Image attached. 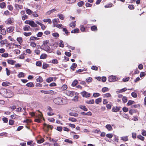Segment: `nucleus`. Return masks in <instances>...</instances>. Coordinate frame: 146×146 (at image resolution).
<instances>
[{"label":"nucleus","mask_w":146,"mask_h":146,"mask_svg":"<svg viewBox=\"0 0 146 146\" xmlns=\"http://www.w3.org/2000/svg\"><path fill=\"white\" fill-rule=\"evenodd\" d=\"M0 93L2 96L5 98H10L12 97L13 95L11 91L4 88L0 90Z\"/></svg>","instance_id":"obj_1"},{"label":"nucleus","mask_w":146,"mask_h":146,"mask_svg":"<svg viewBox=\"0 0 146 146\" xmlns=\"http://www.w3.org/2000/svg\"><path fill=\"white\" fill-rule=\"evenodd\" d=\"M48 41L46 40L44 41L43 44L40 46V48L41 49L46 51L48 53H51L52 51L49 46L48 44Z\"/></svg>","instance_id":"obj_2"},{"label":"nucleus","mask_w":146,"mask_h":146,"mask_svg":"<svg viewBox=\"0 0 146 146\" xmlns=\"http://www.w3.org/2000/svg\"><path fill=\"white\" fill-rule=\"evenodd\" d=\"M53 102L55 104L58 105L64 104L67 103V101L65 99L61 98H57L54 99Z\"/></svg>","instance_id":"obj_3"},{"label":"nucleus","mask_w":146,"mask_h":146,"mask_svg":"<svg viewBox=\"0 0 146 146\" xmlns=\"http://www.w3.org/2000/svg\"><path fill=\"white\" fill-rule=\"evenodd\" d=\"M25 23L26 24L30 25L32 27H37V24L33 21L27 20L25 21Z\"/></svg>","instance_id":"obj_4"},{"label":"nucleus","mask_w":146,"mask_h":146,"mask_svg":"<svg viewBox=\"0 0 146 146\" xmlns=\"http://www.w3.org/2000/svg\"><path fill=\"white\" fill-rule=\"evenodd\" d=\"M47 110L48 111L47 112V115L49 116H52L54 114V113L53 112V109L50 107H47Z\"/></svg>","instance_id":"obj_5"},{"label":"nucleus","mask_w":146,"mask_h":146,"mask_svg":"<svg viewBox=\"0 0 146 146\" xmlns=\"http://www.w3.org/2000/svg\"><path fill=\"white\" fill-rule=\"evenodd\" d=\"M118 80L117 78L113 75L109 77V81L110 82H115Z\"/></svg>","instance_id":"obj_6"},{"label":"nucleus","mask_w":146,"mask_h":146,"mask_svg":"<svg viewBox=\"0 0 146 146\" xmlns=\"http://www.w3.org/2000/svg\"><path fill=\"white\" fill-rule=\"evenodd\" d=\"M74 92L72 91H66V95L72 97L74 95Z\"/></svg>","instance_id":"obj_7"},{"label":"nucleus","mask_w":146,"mask_h":146,"mask_svg":"<svg viewBox=\"0 0 146 146\" xmlns=\"http://www.w3.org/2000/svg\"><path fill=\"white\" fill-rule=\"evenodd\" d=\"M81 94L83 96L85 97H90V94L88 93L87 92L85 91H84L82 92Z\"/></svg>","instance_id":"obj_8"},{"label":"nucleus","mask_w":146,"mask_h":146,"mask_svg":"<svg viewBox=\"0 0 146 146\" xmlns=\"http://www.w3.org/2000/svg\"><path fill=\"white\" fill-rule=\"evenodd\" d=\"M35 22L36 23H37L39 25L41 26V29H42L44 30L45 29L46 27L44 24H42L41 23L39 22L38 21H36Z\"/></svg>","instance_id":"obj_9"},{"label":"nucleus","mask_w":146,"mask_h":146,"mask_svg":"<svg viewBox=\"0 0 146 146\" xmlns=\"http://www.w3.org/2000/svg\"><path fill=\"white\" fill-rule=\"evenodd\" d=\"M31 28L28 25H25L23 27V30L24 31H28L30 30Z\"/></svg>","instance_id":"obj_10"},{"label":"nucleus","mask_w":146,"mask_h":146,"mask_svg":"<svg viewBox=\"0 0 146 146\" xmlns=\"http://www.w3.org/2000/svg\"><path fill=\"white\" fill-rule=\"evenodd\" d=\"M14 29V27H11L7 28V31L8 33H11L12 32Z\"/></svg>","instance_id":"obj_11"},{"label":"nucleus","mask_w":146,"mask_h":146,"mask_svg":"<svg viewBox=\"0 0 146 146\" xmlns=\"http://www.w3.org/2000/svg\"><path fill=\"white\" fill-rule=\"evenodd\" d=\"M120 108V107H114L112 109V111L114 112H117L119 110Z\"/></svg>","instance_id":"obj_12"},{"label":"nucleus","mask_w":146,"mask_h":146,"mask_svg":"<svg viewBox=\"0 0 146 146\" xmlns=\"http://www.w3.org/2000/svg\"><path fill=\"white\" fill-rule=\"evenodd\" d=\"M81 114L83 115H91L92 114L91 112L90 111H89L87 113H85L84 112H82L81 113Z\"/></svg>","instance_id":"obj_13"},{"label":"nucleus","mask_w":146,"mask_h":146,"mask_svg":"<svg viewBox=\"0 0 146 146\" xmlns=\"http://www.w3.org/2000/svg\"><path fill=\"white\" fill-rule=\"evenodd\" d=\"M53 79H54V80L56 79V78L55 77L54 78L52 77H49V78H47L46 80V81L48 83H49L53 80Z\"/></svg>","instance_id":"obj_14"},{"label":"nucleus","mask_w":146,"mask_h":146,"mask_svg":"<svg viewBox=\"0 0 146 146\" xmlns=\"http://www.w3.org/2000/svg\"><path fill=\"white\" fill-rule=\"evenodd\" d=\"M106 128L108 131H111L112 130V127L111 125L110 124H107L106 126Z\"/></svg>","instance_id":"obj_15"},{"label":"nucleus","mask_w":146,"mask_h":146,"mask_svg":"<svg viewBox=\"0 0 146 146\" xmlns=\"http://www.w3.org/2000/svg\"><path fill=\"white\" fill-rule=\"evenodd\" d=\"M14 22L13 19V18H9L7 19V24H11Z\"/></svg>","instance_id":"obj_16"},{"label":"nucleus","mask_w":146,"mask_h":146,"mask_svg":"<svg viewBox=\"0 0 146 146\" xmlns=\"http://www.w3.org/2000/svg\"><path fill=\"white\" fill-rule=\"evenodd\" d=\"M10 85V83L8 82H3L2 83V85L4 86H9Z\"/></svg>","instance_id":"obj_17"},{"label":"nucleus","mask_w":146,"mask_h":146,"mask_svg":"<svg viewBox=\"0 0 146 146\" xmlns=\"http://www.w3.org/2000/svg\"><path fill=\"white\" fill-rule=\"evenodd\" d=\"M59 22V21H58V20L57 19H54L52 20V23L54 27H55L57 25V24Z\"/></svg>","instance_id":"obj_18"},{"label":"nucleus","mask_w":146,"mask_h":146,"mask_svg":"<svg viewBox=\"0 0 146 146\" xmlns=\"http://www.w3.org/2000/svg\"><path fill=\"white\" fill-rule=\"evenodd\" d=\"M67 88V86L66 85H63L61 88L60 90L62 91L66 90Z\"/></svg>","instance_id":"obj_19"},{"label":"nucleus","mask_w":146,"mask_h":146,"mask_svg":"<svg viewBox=\"0 0 146 146\" xmlns=\"http://www.w3.org/2000/svg\"><path fill=\"white\" fill-rule=\"evenodd\" d=\"M17 40L20 44H21L23 42L22 38L21 37L17 38Z\"/></svg>","instance_id":"obj_20"},{"label":"nucleus","mask_w":146,"mask_h":146,"mask_svg":"<svg viewBox=\"0 0 146 146\" xmlns=\"http://www.w3.org/2000/svg\"><path fill=\"white\" fill-rule=\"evenodd\" d=\"M44 125L45 127H46L48 129L49 128L51 129H52L53 128V126H52L50 125H48L46 124V123H44Z\"/></svg>","instance_id":"obj_21"},{"label":"nucleus","mask_w":146,"mask_h":146,"mask_svg":"<svg viewBox=\"0 0 146 146\" xmlns=\"http://www.w3.org/2000/svg\"><path fill=\"white\" fill-rule=\"evenodd\" d=\"M36 80L38 82H41L43 81V80L41 76H39L36 79Z\"/></svg>","instance_id":"obj_22"},{"label":"nucleus","mask_w":146,"mask_h":146,"mask_svg":"<svg viewBox=\"0 0 146 146\" xmlns=\"http://www.w3.org/2000/svg\"><path fill=\"white\" fill-rule=\"evenodd\" d=\"M79 108L84 111H87L88 110V109L84 106L80 105L79 106Z\"/></svg>","instance_id":"obj_23"},{"label":"nucleus","mask_w":146,"mask_h":146,"mask_svg":"<svg viewBox=\"0 0 146 146\" xmlns=\"http://www.w3.org/2000/svg\"><path fill=\"white\" fill-rule=\"evenodd\" d=\"M68 120L72 122H76L77 121L76 118L72 117H69L68 118Z\"/></svg>","instance_id":"obj_24"},{"label":"nucleus","mask_w":146,"mask_h":146,"mask_svg":"<svg viewBox=\"0 0 146 146\" xmlns=\"http://www.w3.org/2000/svg\"><path fill=\"white\" fill-rule=\"evenodd\" d=\"M8 63L9 64L13 65V64L16 62L12 60H7Z\"/></svg>","instance_id":"obj_25"},{"label":"nucleus","mask_w":146,"mask_h":146,"mask_svg":"<svg viewBox=\"0 0 146 146\" xmlns=\"http://www.w3.org/2000/svg\"><path fill=\"white\" fill-rule=\"evenodd\" d=\"M26 86L28 87H33L34 86V85L32 82H29L27 83Z\"/></svg>","instance_id":"obj_26"},{"label":"nucleus","mask_w":146,"mask_h":146,"mask_svg":"<svg viewBox=\"0 0 146 146\" xmlns=\"http://www.w3.org/2000/svg\"><path fill=\"white\" fill-rule=\"evenodd\" d=\"M43 21L45 23L48 22L50 24L52 23L51 20L50 19H44Z\"/></svg>","instance_id":"obj_27"},{"label":"nucleus","mask_w":146,"mask_h":146,"mask_svg":"<svg viewBox=\"0 0 146 146\" xmlns=\"http://www.w3.org/2000/svg\"><path fill=\"white\" fill-rule=\"evenodd\" d=\"M52 36L55 38H57L59 36V34L57 33H54L52 34Z\"/></svg>","instance_id":"obj_28"},{"label":"nucleus","mask_w":146,"mask_h":146,"mask_svg":"<svg viewBox=\"0 0 146 146\" xmlns=\"http://www.w3.org/2000/svg\"><path fill=\"white\" fill-rule=\"evenodd\" d=\"M47 57V55L46 54H42L40 56V58L42 59H44Z\"/></svg>","instance_id":"obj_29"},{"label":"nucleus","mask_w":146,"mask_h":146,"mask_svg":"<svg viewBox=\"0 0 146 146\" xmlns=\"http://www.w3.org/2000/svg\"><path fill=\"white\" fill-rule=\"evenodd\" d=\"M77 65L76 63H74L70 67V68L72 69L73 70H74V68H76L77 67Z\"/></svg>","instance_id":"obj_30"},{"label":"nucleus","mask_w":146,"mask_h":146,"mask_svg":"<svg viewBox=\"0 0 146 146\" xmlns=\"http://www.w3.org/2000/svg\"><path fill=\"white\" fill-rule=\"evenodd\" d=\"M102 101V98H99L96 100L95 102L97 104H98Z\"/></svg>","instance_id":"obj_31"},{"label":"nucleus","mask_w":146,"mask_h":146,"mask_svg":"<svg viewBox=\"0 0 146 146\" xmlns=\"http://www.w3.org/2000/svg\"><path fill=\"white\" fill-rule=\"evenodd\" d=\"M23 35L26 36H30L32 35L31 32H24L23 33Z\"/></svg>","instance_id":"obj_32"},{"label":"nucleus","mask_w":146,"mask_h":146,"mask_svg":"<svg viewBox=\"0 0 146 146\" xmlns=\"http://www.w3.org/2000/svg\"><path fill=\"white\" fill-rule=\"evenodd\" d=\"M91 29L92 31H96L97 30V27L95 25L91 27Z\"/></svg>","instance_id":"obj_33"},{"label":"nucleus","mask_w":146,"mask_h":146,"mask_svg":"<svg viewBox=\"0 0 146 146\" xmlns=\"http://www.w3.org/2000/svg\"><path fill=\"white\" fill-rule=\"evenodd\" d=\"M69 115L72 116H73L75 117H78V114L77 113H74L73 112H70L69 113Z\"/></svg>","instance_id":"obj_34"},{"label":"nucleus","mask_w":146,"mask_h":146,"mask_svg":"<svg viewBox=\"0 0 146 146\" xmlns=\"http://www.w3.org/2000/svg\"><path fill=\"white\" fill-rule=\"evenodd\" d=\"M76 25V21H75L71 23L70 24V26L72 27H74Z\"/></svg>","instance_id":"obj_35"},{"label":"nucleus","mask_w":146,"mask_h":146,"mask_svg":"<svg viewBox=\"0 0 146 146\" xmlns=\"http://www.w3.org/2000/svg\"><path fill=\"white\" fill-rule=\"evenodd\" d=\"M59 46L60 47L63 48L64 46V42L63 41L61 40H60V42L59 44Z\"/></svg>","instance_id":"obj_36"},{"label":"nucleus","mask_w":146,"mask_h":146,"mask_svg":"<svg viewBox=\"0 0 146 146\" xmlns=\"http://www.w3.org/2000/svg\"><path fill=\"white\" fill-rule=\"evenodd\" d=\"M79 31V30L78 29H76L74 30H72L71 31V33H78Z\"/></svg>","instance_id":"obj_37"},{"label":"nucleus","mask_w":146,"mask_h":146,"mask_svg":"<svg viewBox=\"0 0 146 146\" xmlns=\"http://www.w3.org/2000/svg\"><path fill=\"white\" fill-rule=\"evenodd\" d=\"M104 98H109L111 97V95L109 93H107L103 95Z\"/></svg>","instance_id":"obj_38"},{"label":"nucleus","mask_w":146,"mask_h":146,"mask_svg":"<svg viewBox=\"0 0 146 146\" xmlns=\"http://www.w3.org/2000/svg\"><path fill=\"white\" fill-rule=\"evenodd\" d=\"M25 75L24 73L22 72H21L19 73V74L18 75V76L19 78L23 77Z\"/></svg>","instance_id":"obj_39"},{"label":"nucleus","mask_w":146,"mask_h":146,"mask_svg":"<svg viewBox=\"0 0 146 146\" xmlns=\"http://www.w3.org/2000/svg\"><path fill=\"white\" fill-rule=\"evenodd\" d=\"M56 11V10L54 9H52L50 11H48L46 13V14L47 15H49L51 13H52Z\"/></svg>","instance_id":"obj_40"},{"label":"nucleus","mask_w":146,"mask_h":146,"mask_svg":"<svg viewBox=\"0 0 146 146\" xmlns=\"http://www.w3.org/2000/svg\"><path fill=\"white\" fill-rule=\"evenodd\" d=\"M121 139L122 140H123L125 141H126L128 140V137L127 136L122 137H121Z\"/></svg>","instance_id":"obj_41"},{"label":"nucleus","mask_w":146,"mask_h":146,"mask_svg":"<svg viewBox=\"0 0 146 146\" xmlns=\"http://www.w3.org/2000/svg\"><path fill=\"white\" fill-rule=\"evenodd\" d=\"M80 30L82 32H83L85 31V28L83 25H81L80 26Z\"/></svg>","instance_id":"obj_42"},{"label":"nucleus","mask_w":146,"mask_h":146,"mask_svg":"<svg viewBox=\"0 0 146 146\" xmlns=\"http://www.w3.org/2000/svg\"><path fill=\"white\" fill-rule=\"evenodd\" d=\"M92 78L91 77H88L86 78V80L88 83H89L92 81Z\"/></svg>","instance_id":"obj_43"},{"label":"nucleus","mask_w":146,"mask_h":146,"mask_svg":"<svg viewBox=\"0 0 146 146\" xmlns=\"http://www.w3.org/2000/svg\"><path fill=\"white\" fill-rule=\"evenodd\" d=\"M108 90H109L108 88L107 87H104V88H103L102 89V91L103 92H106L108 91Z\"/></svg>","instance_id":"obj_44"},{"label":"nucleus","mask_w":146,"mask_h":146,"mask_svg":"<svg viewBox=\"0 0 146 146\" xmlns=\"http://www.w3.org/2000/svg\"><path fill=\"white\" fill-rule=\"evenodd\" d=\"M86 103L88 104H93L94 103V101L93 100H87L86 101Z\"/></svg>","instance_id":"obj_45"},{"label":"nucleus","mask_w":146,"mask_h":146,"mask_svg":"<svg viewBox=\"0 0 146 146\" xmlns=\"http://www.w3.org/2000/svg\"><path fill=\"white\" fill-rule=\"evenodd\" d=\"M137 137L142 141L144 140L145 139L144 137L141 135H138L137 136Z\"/></svg>","instance_id":"obj_46"},{"label":"nucleus","mask_w":146,"mask_h":146,"mask_svg":"<svg viewBox=\"0 0 146 146\" xmlns=\"http://www.w3.org/2000/svg\"><path fill=\"white\" fill-rule=\"evenodd\" d=\"M84 3L83 1H81L78 3V5L79 7H81L84 4Z\"/></svg>","instance_id":"obj_47"},{"label":"nucleus","mask_w":146,"mask_h":146,"mask_svg":"<svg viewBox=\"0 0 146 146\" xmlns=\"http://www.w3.org/2000/svg\"><path fill=\"white\" fill-rule=\"evenodd\" d=\"M26 13L29 15H31L33 13V12L30 9H28L26 10Z\"/></svg>","instance_id":"obj_48"},{"label":"nucleus","mask_w":146,"mask_h":146,"mask_svg":"<svg viewBox=\"0 0 146 146\" xmlns=\"http://www.w3.org/2000/svg\"><path fill=\"white\" fill-rule=\"evenodd\" d=\"M42 117V114L41 113H40V114H38V115H36V118H38L39 119H40L41 120Z\"/></svg>","instance_id":"obj_49"},{"label":"nucleus","mask_w":146,"mask_h":146,"mask_svg":"<svg viewBox=\"0 0 146 146\" xmlns=\"http://www.w3.org/2000/svg\"><path fill=\"white\" fill-rule=\"evenodd\" d=\"M55 26L59 29L62 28L63 27V26L61 24L56 25Z\"/></svg>","instance_id":"obj_50"},{"label":"nucleus","mask_w":146,"mask_h":146,"mask_svg":"<svg viewBox=\"0 0 146 146\" xmlns=\"http://www.w3.org/2000/svg\"><path fill=\"white\" fill-rule=\"evenodd\" d=\"M135 102L134 101L132 100H129L128 101L127 105L128 106L131 105L134 103Z\"/></svg>","instance_id":"obj_51"},{"label":"nucleus","mask_w":146,"mask_h":146,"mask_svg":"<svg viewBox=\"0 0 146 146\" xmlns=\"http://www.w3.org/2000/svg\"><path fill=\"white\" fill-rule=\"evenodd\" d=\"M140 107V106L139 104H136V105H133L131 106V107L132 108H139Z\"/></svg>","instance_id":"obj_52"},{"label":"nucleus","mask_w":146,"mask_h":146,"mask_svg":"<svg viewBox=\"0 0 146 146\" xmlns=\"http://www.w3.org/2000/svg\"><path fill=\"white\" fill-rule=\"evenodd\" d=\"M78 97L77 96H75L74 98L72 99V100L75 102L78 101Z\"/></svg>","instance_id":"obj_53"},{"label":"nucleus","mask_w":146,"mask_h":146,"mask_svg":"<svg viewBox=\"0 0 146 146\" xmlns=\"http://www.w3.org/2000/svg\"><path fill=\"white\" fill-rule=\"evenodd\" d=\"M44 141V139L43 138H42L40 139L37 141V142L38 143H41Z\"/></svg>","instance_id":"obj_54"},{"label":"nucleus","mask_w":146,"mask_h":146,"mask_svg":"<svg viewBox=\"0 0 146 146\" xmlns=\"http://www.w3.org/2000/svg\"><path fill=\"white\" fill-rule=\"evenodd\" d=\"M78 81L76 80H75L72 82V85L74 86H75L78 83Z\"/></svg>","instance_id":"obj_55"},{"label":"nucleus","mask_w":146,"mask_h":146,"mask_svg":"<svg viewBox=\"0 0 146 146\" xmlns=\"http://www.w3.org/2000/svg\"><path fill=\"white\" fill-rule=\"evenodd\" d=\"M51 62L54 64H57L58 63V61L57 59H53L52 60Z\"/></svg>","instance_id":"obj_56"},{"label":"nucleus","mask_w":146,"mask_h":146,"mask_svg":"<svg viewBox=\"0 0 146 146\" xmlns=\"http://www.w3.org/2000/svg\"><path fill=\"white\" fill-rule=\"evenodd\" d=\"M7 42V40H1L0 41V43L2 45H4Z\"/></svg>","instance_id":"obj_57"},{"label":"nucleus","mask_w":146,"mask_h":146,"mask_svg":"<svg viewBox=\"0 0 146 146\" xmlns=\"http://www.w3.org/2000/svg\"><path fill=\"white\" fill-rule=\"evenodd\" d=\"M141 134L143 136H146V131L144 129L142 130Z\"/></svg>","instance_id":"obj_58"},{"label":"nucleus","mask_w":146,"mask_h":146,"mask_svg":"<svg viewBox=\"0 0 146 146\" xmlns=\"http://www.w3.org/2000/svg\"><path fill=\"white\" fill-rule=\"evenodd\" d=\"M5 6V4L4 2H3L0 4V7L1 8H3Z\"/></svg>","instance_id":"obj_59"},{"label":"nucleus","mask_w":146,"mask_h":146,"mask_svg":"<svg viewBox=\"0 0 146 146\" xmlns=\"http://www.w3.org/2000/svg\"><path fill=\"white\" fill-rule=\"evenodd\" d=\"M112 4L111 3H109L108 4L105 5V7L106 8L108 7H112Z\"/></svg>","instance_id":"obj_60"},{"label":"nucleus","mask_w":146,"mask_h":146,"mask_svg":"<svg viewBox=\"0 0 146 146\" xmlns=\"http://www.w3.org/2000/svg\"><path fill=\"white\" fill-rule=\"evenodd\" d=\"M30 45L33 47H35L36 46V44L35 42H31Z\"/></svg>","instance_id":"obj_61"},{"label":"nucleus","mask_w":146,"mask_h":146,"mask_svg":"<svg viewBox=\"0 0 146 146\" xmlns=\"http://www.w3.org/2000/svg\"><path fill=\"white\" fill-rule=\"evenodd\" d=\"M8 56V54L7 53H5L1 55V56L4 57H7Z\"/></svg>","instance_id":"obj_62"},{"label":"nucleus","mask_w":146,"mask_h":146,"mask_svg":"<svg viewBox=\"0 0 146 146\" xmlns=\"http://www.w3.org/2000/svg\"><path fill=\"white\" fill-rule=\"evenodd\" d=\"M17 116L16 114H13L11 115L10 117L11 118L13 119H14L17 117Z\"/></svg>","instance_id":"obj_63"},{"label":"nucleus","mask_w":146,"mask_h":146,"mask_svg":"<svg viewBox=\"0 0 146 146\" xmlns=\"http://www.w3.org/2000/svg\"><path fill=\"white\" fill-rule=\"evenodd\" d=\"M128 7L130 10L133 9L134 8V6L133 5H129Z\"/></svg>","instance_id":"obj_64"}]
</instances>
